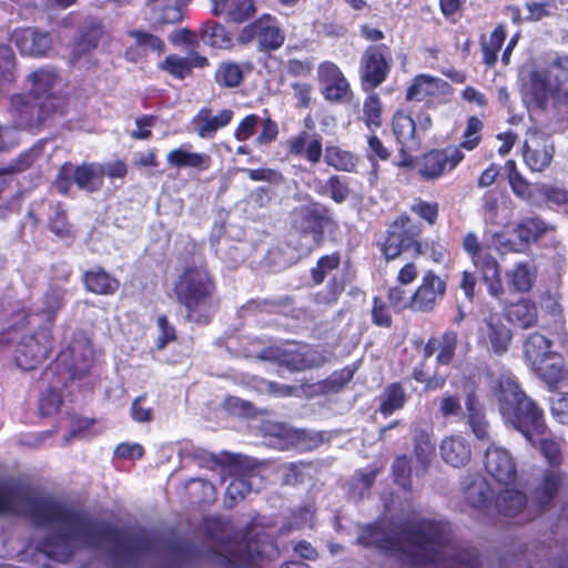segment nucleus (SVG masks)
Listing matches in <instances>:
<instances>
[{
  "instance_id": "1",
  "label": "nucleus",
  "mask_w": 568,
  "mask_h": 568,
  "mask_svg": "<svg viewBox=\"0 0 568 568\" xmlns=\"http://www.w3.org/2000/svg\"><path fill=\"white\" fill-rule=\"evenodd\" d=\"M23 515L37 525L52 526L55 534L45 544L47 555L67 561L78 547H95L100 540L97 527L84 517L45 499L27 496L0 484V514Z\"/></svg>"
},
{
  "instance_id": "2",
  "label": "nucleus",
  "mask_w": 568,
  "mask_h": 568,
  "mask_svg": "<svg viewBox=\"0 0 568 568\" xmlns=\"http://www.w3.org/2000/svg\"><path fill=\"white\" fill-rule=\"evenodd\" d=\"M447 534L446 524L422 520L396 539L379 526H367L357 542L398 554L417 568H477L476 555L471 551L456 555L447 545Z\"/></svg>"
},
{
  "instance_id": "3",
  "label": "nucleus",
  "mask_w": 568,
  "mask_h": 568,
  "mask_svg": "<svg viewBox=\"0 0 568 568\" xmlns=\"http://www.w3.org/2000/svg\"><path fill=\"white\" fill-rule=\"evenodd\" d=\"M499 410L506 424L520 432L532 445L537 443L548 462L560 463V449L556 442L536 438L544 435L545 423L542 412L518 387L509 376L499 381Z\"/></svg>"
},
{
  "instance_id": "4",
  "label": "nucleus",
  "mask_w": 568,
  "mask_h": 568,
  "mask_svg": "<svg viewBox=\"0 0 568 568\" xmlns=\"http://www.w3.org/2000/svg\"><path fill=\"white\" fill-rule=\"evenodd\" d=\"M214 283L203 267L186 268L175 284L179 301L186 308V316L191 322L205 324L215 312L212 295Z\"/></svg>"
},
{
  "instance_id": "5",
  "label": "nucleus",
  "mask_w": 568,
  "mask_h": 568,
  "mask_svg": "<svg viewBox=\"0 0 568 568\" xmlns=\"http://www.w3.org/2000/svg\"><path fill=\"white\" fill-rule=\"evenodd\" d=\"M484 464L486 471L497 483L506 486L496 498L498 513L508 517L516 516L525 507L526 496L520 490L509 487L517 476L514 458L507 449L491 445L486 450Z\"/></svg>"
},
{
  "instance_id": "6",
  "label": "nucleus",
  "mask_w": 568,
  "mask_h": 568,
  "mask_svg": "<svg viewBox=\"0 0 568 568\" xmlns=\"http://www.w3.org/2000/svg\"><path fill=\"white\" fill-rule=\"evenodd\" d=\"M30 94L34 102H30L24 95H13L11 108L17 116L16 124L20 128H33L41 119L45 108L44 100L55 99V90L60 84V78L54 68H41L28 75Z\"/></svg>"
},
{
  "instance_id": "7",
  "label": "nucleus",
  "mask_w": 568,
  "mask_h": 568,
  "mask_svg": "<svg viewBox=\"0 0 568 568\" xmlns=\"http://www.w3.org/2000/svg\"><path fill=\"white\" fill-rule=\"evenodd\" d=\"M524 354L530 368L548 385L552 386L564 378V358L552 351L551 341L545 335L529 334L524 342Z\"/></svg>"
},
{
  "instance_id": "8",
  "label": "nucleus",
  "mask_w": 568,
  "mask_h": 568,
  "mask_svg": "<svg viewBox=\"0 0 568 568\" xmlns=\"http://www.w3.org/2000/svg\"><path fill=\"white\" fill-rule=\"evenodd\" d=\"M432 434V426L424 420L413 425L414 466L409 465L405 455L397 457L393 464L394 478L402 487H408L412 473L418 476L428 469L435 453Z\"/></svg>"
},
{
  "instance_id": "9",
  "label": "nucleus",
  "mask_w": 568,
  "mask_h": 568,
  "mask_svg": "<svg viewBox=\"0 0 568 568\" xmlns=\"http://www.w3.org/2000/svg\"><path fill=\"white\" fill-rule=\"evenodd\" d=\"M462 246L468 254L471 263L480 272L483 283L488 293L500 300L505 294V287L501 281L500 265L490 253L488 245H484L479 236L470 231L463 236Z\"/></svg>"
},
{
  "instance_id": "10",
  "label": "nucleus",
  "mask_w": 568,
  "mask_h": 568,
  "mask_svg": "<svg viewBox=\"0 0 568 568\" xmlns=\"http://www.w3.org/2000/svg\"><path fill=\"white\" fill-rule=\"evenodd\" d=\"M420 231V227L414 224L410 217L406 215L399 216L389 226L387 237L382 246L385 257L394 260L408 250L419 253L422 245L417 237Z\"/></svg>"
},
{
  "instance_id": "11",
  "label": "nucleus",
  "mask_w": 568,
  "mask_h": 568,
  "mask_svg": "<svg viewBox=\"0 0 568 568\" xmlns=\"http://www.w3.org/2000/svg\"><path fill=\"white\" fill-rule=\"evenodd\" d=\"M71 181L85 192L92 193L101 189L103 184V171L101 163H84L79 166L65 164L55 181V187L62 194L70 190Z\"/></svg>"
},
{
  "instance_id": "12",
  "label": "nucleus",
  "mask_w": 568,
  "mask_h": 568,
  "mask_svg": "<svg viewBox=\"0 0 568 568\" xmlns=\"http://www.w3.org/2000/svg\"><path fill=\"white\" fill-rule=\"evenodd\" d=\"M51 349V331L49 327L41 328L19 342L16 348V363L24 371L34 369L47 359Z\"/></svg>"
},
{
  "instance_id": "13",
  "label": "nucleus",
  "mask_w": 568,
  "mask_h": 568,
  "mask_svg": "<svg viewBox=\"0 0 568 568\" xmlns=\"http://www.w3.org/2000/svg\"><path fill=\"white\" fill-rule=\"evenodd\" d=\"M258 358L264 361H274L284 365L287 369L297 372L315 366H320L324 358L315 351L308 347H288L282 348L278 346H272L265 348Z\"/></svg>"
},
{
  "instance_id": "14",
  "label": "nucleus",
  "mask_w": 568,
  "mask_h": 568,
  "mask_svg": "<svg viewBox=\"0 0 568 568\" xmlns=\"http://www.w3.org/2000/svg\"><path fill=\"white\" fill-rule=\"evenodd\" d=\"M239 39L243 43L256 39L258 47L267 51L280 48L284 42L285 36L275 18L270 14H263L246 26L241 31Z\"/></svg>"
},
{
  "instance_id": "15",
  "label": "nucleus",
  "mask_w": 568,
  "mask_h": 568,
  "mask_svg": "<svg viewBox=\"0 0 568 568\" xmlns=\"http://www.w3.org/2000/svg\"><path fill=\"white\" fill-rule=\"evenodd\" d=\"M390 57L386 48L369 47L361 60V79L364 90L381 85L389 71Z\"/></svg>"
},
{
  "instance_id": "16",
  "label": "nucleus",
  "mask_w": 568,
  "mask_h": 568,
  "mask_svg": "<svg viewBox=\"0 0 568 568\" xmlns=\"http://www.w3.org/2000/svg\"><path fill=\"white\" fill-rule=\"evenodd\" d=\"M464 159V153L455 146L434 150L418 162V173L426 180H436L454 170Z\"/></svg>"
},
{
  "instance_id": "17",
  "label": "nucleus",
  "mask_w": 568,
  "mask_h": 568,
  "mask_svg": "<svg viewBox=\"0 0 568 568\" xmlns=\"http://www.w3.org/2000/svg\"><path fill=\"white\" fill-rule=\"evenodd\" d=\"M453 88L446 81L427 74L417 75L407 90L406 98L409 101H424L435 105L447 101Z\"/></svg>"
},
{
  "instance_id": "18",
  "label": "nucleus",
  "mask_w": 568,
  "mask_h": 568,
  "mask_svg": "<svg viewBox=\"0 0 568 568\" xmlns=\"http://www.w3.org/2000/svg\"><path fill=\"white\" fill-rule=\"evenodd\" d=\"M317 80L324 98L328 101L341 102L351 94L348 81L333 62L325 61L318 65Z\"/></svg>"
},
{
  "instance_id": "19",
  "label": "nucleus",
  "mask_w": 568,
  "mask_h": 568,
  "mask_svg": "<svg viewBox=\"0 0 568 568\" xmlns=\"http://www.w3.org/2000/svg\"><path fill=\"white\" fill-rule=\"evenodd\" d=\"M445 292V281L433 271H427L413 294V310L418 312L432 311L443 300Z\"/></svg>"
},
{
  "instance_id": "20",
  "label": "nucleus",
  "mask_w": 568,
  "mask_h": 568,
  "mask_svg": "<svg viewBox=\"0 0 568 568\" xmlns=\"http://www.w3.org/2000/svg\"><path fill=\"white\" fill-rule=\"evenodd\" d=\"M92 354L89 339L80 335L59 354L57 361L59 365L71 372L73 376H80L88 371Z\"/></svg>"
},
{
  "instance_id": "21",
  "label": "nucleus",
  "mask_w": 568,
  "mask_h": 568,
  "mask_svg": "<svg viewBox=\"0 0 568 568\" xmlns=\"http://www.w3.org/2000/svg\"><path fill=\"white\" fill-rule=\"evenodd\" d=\"M293 223L303 233V239L306 241L302 247L303 251L310 252L318 246L322 235V220L313 206L295 209L293 212Z\"/></svg>"
},
{
  "instance_id": "22",
  "label": "nucleus",
  "mask_w": 568,
  "mask_h": 568,
  "mask_svg": "<svg viewBox=\"0 0 568 568\" xmlns=\"http://www.w3.org/2000/svg\"><path fill=\"white\" fill-rule=\"evenodd\" d=\"M552 155L554 146L548 139L535 132L528 134L523 156L531 171H542L551 162Z\"/></svg>"
},
{
  "instance_id": "23",
  "label": "nucleus",
  "mask_w": 568,
  "mask_h": 568,
  "mask_svg": "<svg viewBox=\"0 0 568 568\" xmlns=\"http://www.w3.org/2000/svg\"><path fill=\"white\" fill-rule=\"evenodd\" d=\"M12 40L22 54L30 57H43L52 47L48 32L31 28L14 31Z\"/></svg>"
},
{
  "instance_id": "24",
  "label": "nucleus",
  "mask_w": 568,
  "mask_h": 568,
  "mask_svg": "<svg viewBox=\"0 0 568 568\" xmlns=\"http://www.w3.org/2000/svg\"><path fill=\"white\" fill-rule=\"evenodd\" d=\"M465 418L473 435L480 442L491 438V429L486 418L484 407L474 392H468L465 398Z\"/></svg>"
},
{
  "instance_id": "25",
  "label": "nucleus",
  "mask_w": 568,
  "mask_h": 568,
  "mask_svg": "<svg viewBox=\"0 0 568 568\" xmlns=\"http://www.w3.org/2000/svg\"><path fill=\"white\" fill-rule=\"evenodd\" d=\"M554 78L550 77V69L532 71L523 84V94L526 100L544 106L549 98H552Z\"/></svg>"
},
{
  "instance_id": "26",
  "label": "nucleus",
  "mask_w": 568,
  "mask_h": 568,
  "mask_svg": "<svg viewBox=\"0 0 568 568\" xmlns=\"http://www.w3.org/2000/svg\"><path fill=\"white\" fill-rule=\"evenodd\" d=\"M128 36L133 40V43L125 51V58L130 62L140 61L149 52L161 54L164 50V42L152 33L142 30H130Z\"/></svg>"
},
{
  "instance_id": "27",
  "label": "nucleus",
  "mask_w": 568,
  "mask_h": 568,
  "mask_svg": "<svg viewBox=\"0 0 568 568\" xmlns=\"http://www.w3.org/2000/svg\"><path fill=\"white\" fill-rule=\"evenodd\" d=\"M214 16L235 23H243L252 18L256 8L253 0H210Z\"/></svg>"
},
{
  "instance_id": "28",
  "label": "nucleus",
  "mask_w": 568,
  "mask_h": 568,
  "mask_svg": "<svg viewBox=\"0 0 568 568\" xmlns=\"http://www.w3.org/2000/svg\"><path fill=\"white\" fill-rule=\"evenodd\" d=\"M288 153L295 156H304L310 163L317 164L323 155L322 136L306 131L287 141Z\"/></svg>"
},
{
  "instance_id": "29",
  "label": "nucleus",
  "mask_w": 568,
  "mask_h": 568,
  "mask_svg": "<svg viewBox=\"0 0 568 568\" xmlns=\"http://www.w3.org/2000/svg\"><path fill=\"white\" fill-rule=\"evenodd\" d=\"M233 118V111L222 110L217 114H213L209 108H202L194 116L192 123L194 131L202 139H211L217 130L226 126Z\"/></svg>"
},
{
  "instance_id": "30",
  "label": "nucleus",
  "mask_w": 568,
  "mask_h": 568,
  "mask_svg": "<svg viewBox=\"0 0 568 568\" xmlns=\"http://www.w3.org/2000/svg\"><path fill=\"white\" fill-rule=\"evenodd\" d=\"M166 162L175 169L205 171L211 166L212 159L206 153L193 152L190 144H182L166 154Z\"/></svg>"
},
{
  "instance_id": "31",
  "label": "nucleus",
  "mask_w": 568,
  "mask_h": 568,
  "mask_svg": "<svg viewBox=\"0 0 568 568\" xmlns=\"http://www.w3.org/2000/svg\"><path fill=\"white\" fill-rule=\"evenodd\" d=\"M481 337L493 352L503 354L508 349L511 333L498 316H489L481 327Z\"/></svg>"
},
{
  "instance_id": "32",
  "label": "nucleus",
  "mask_w": 568,
  "mask_h": 568,
  "mask_svg": "<svg viewBox=\"0 0 568 568\" xmlns=\"http://www.w3.org/2000/svg\"><path fill=\"white\" fill-rule=\"evenodd\" d=\"M443 460L453 467H460L470 459V446L466 438L460 435L445 437L439 446Z\"/></svg>"
},
{
  "instance_id": "33",
  "label": "nucleus",
  "mask_w": 568,
  "mask_h": 568,
  "mask_svg": "<svg viewBox=\"0 0 568 568\" xmlns=\"http://www.w3.org/2000/svg\"><path fill=\"white\" fill-rule=\"evenodd\" d=\"M207 59L199 53L192 52L189 57L182 58L176 54H170L160 63V69L170 73L176 79H184L190 74L193 67L203 68Z\"/></svg>"
},
{
  "instance_id": "34",
  "label": "nucleus",
  "mask_w": 568,
  "mask_h": 568,
  "mask_svg": "<svg viewBox=\"0 0 568 568\" xmlns=\"http://www.w3.org/2000/svg\"><path fill=\"white\" fill-rule=\"evenodd\" d=\"M466 501L474 508L485 509L489 506L491 490L487 480L480 475L468 477L464 483Z\"/></svg>"
},
{
  "instance_id": "35",
  "label": "nucleus",
  "mask_w": 568,
  "mask_h": 568,
  "mask_svg": "<svg viewBox=\"0 0 568 568\" xmlns=\"http://www.w3.org/2000/svg\"><path fill=\"white\" fill-rule=\"evenodd\" d=\"M536 274V267L531 263L518 262L506 272V277L510 287L517 292L525 293L531 290Z\"/></svg>"
},
{
  "instance_id": "36",
  "label": "nucleus",
  "mask_w": 568,
  "mask_h": 568,
  "mask_svg": "<svg viewBox=\"0 0 568 568\" xmlns=\"http://www.w3.org/2000/svg\"><path fill=\"white\" fill-rule=\"evenodd\" d=\"M83 280L89 291L101 295L114 294L120 286L119 281L102 268L87 272Z\"/></svg>"
},
{
  "instance_id": "37",
  "label": "nucleus",
  "mask_w": 568,
  "mask_h": 568,
  "mask_svg": "<svg viewBox=\"0 0 568 568\" xmlns=\"http://www.w3.org/2000/svg\"><path fill=\"white\" fill-rule=\"evenodd\" d=\"M393 132L397 141L405 148L417 145L416 123L403 111H398L393 116Z\"/></svg>"
},
{
  "instance_id": "38",
  "label": "nucleus",
  "mask_w": 568,
  "mask_h": 568,
  "mask_svg": "<svg viewBox=\"0 0 568 568\" xmlns=\"http://www.w3.org/2000/svg\"><path fill=\"white\" fill-rule=\"evenodd\" d=\"M552 229V225L539 217H527L517 224L515 233L520 242L529 243L537 241Z\"/></svg>"
},
{
  "instance_id": "39",
  "label": "nucleus",
  "mask_w": 568,
  "mask_h": 568,
  "mask_svg": "<svg viewBox=\"0 0 568 568\" xmlns=\"http://www.w3.org/2000/svg\"><path fill=\"white\" fill-rule=\"evenodd\" d=\"M324 160L327 165L337 171L345 172L354 171L358 161L355 154L335 145H327L325 148Z\"/></svg>"
},
{
  "instance_id": "40",
  "label": "nucleus",
  "mask_w": 568,
  "mask_h": 568,
  "mask_svg": "<svg viewBox=\"0 0 568 568\" xmlns=\"http://www.w3.org/2000/svg\"><path fill=\"white\" fill-rule=\"evenodd\" d=\"M201 39L205 44L216 49H227L232 45V38L224 26L215 21L203 24Z\"/></svg>"
},
{
  "instance_id": "41",
  "label": "nucleus",
  "mask_w": 568,
  "mask_h": 568,
  "mask_svg": "<svg viewBox=\"0 0 568 568\" xmlns=\"http://www.w3.org/2000/svg\"><path fill=\"white\" fill-rule=\"evenodd\" d=\"M507 316L518 326L527 328L537 322V308L530 301L521 300L509 306Z\"/></svg>"
},
{
  "instance_id": "42",
  "label": "nucleus",
  "mask_w": 568,
  "mask_h": 568,
  "mask_svg": "<svg viewBox=\"0 0 568 568\" xmlns=\"http://www.w3.org/2000/svg\"><path fill=\"white\" fill-rule=\"evenodd\" d=\"M182 19L181 6L174 0H156L152 7V20L158 24L176 23Z\"/></svg>"
},
{
  "instance_id": "43",
  "label": "nucleus",
  "mask_w": 568,
  "mask_h": 568,
  "mask_svg": "<svg viewBox=\"0 0 568 568\" xmlns=\"http://www.w3.org/2000/svg\"><path fill=\"white\" fill-rule=\"evenodd\" d=\"M406 394L399 384H392L385 388L381 396L379 409L384 415H390L403 408Z\"/></svg>"
},
{
  "instance_id": "44",
  "label": "nucleus",
  "mask_w": 568,
  "mask_h": 568,
  "mask_svg": "<svg viewBox=\"0 0 568 568\" xmlns=\"http://www.w3.org/2000/svg\"><path fill=\"white\" fill-rule=\"evenodd\" d=\"M64 293L61 290H50L42 298L38 316L48 323L50 326L54 322L55 314L63 306Z\"/></svg>"
},
{
  "instance_id": "45",
  "label": "nucleus",
  "mask_w": 568,
  "mask_h": 568,
  "mask_svg": "<svg viewBox=\"0 0 568 568\" xmlns=\"http://www.w3.org/2000/svg\"><path fill=\"white\" fill-rule=\"evenodd\" d=\"M555 9L554 4L550 2H527L524 6V10L526 12L524 19L528 21H538L544 17L551 14ZM513 20L515 22H519L523 20L520 17V10L513 8Z\"/></svg>"
},
{
  "instance_id": "46",
  "label": "nucleus",
  "mask_w": 568,
  "mask_h": 568,
  "mask_svg": "<svg viewBox=\"0 0 568 568\" xmlns=\"http://www.w3.org/2000/svg\"><path fill=\"white\" fill-rule=\"evenodd\" d=\"M438 341V353L436 356L437 363L448 365L455 355L458 336L454 331L445 332Z\"/></svg>"
},
{
  "instance_id": "47",
  "label": "nucleus",
  "mask_w": 568,
  "mask_h": 568,
  "mask_svg": "<svg viewBox=\"0 0 568 568\" xmlns=\"http://www.w3.org/2000/svg\"><path fill=\"white\" fill-rule=\"evenodd\" d=\"M506 39V31L503 26H498L487 42L483 43L484 61L487 64H494L497 60V53Z\"/></svg>"
},
{
  "instance_id": "48",
  "label": "nucleus",
  "mask_w": 568,
  "mask_h": 568,
  "mask_svg": "<svg viewBox=\"0 0 568 568\" xmlns=\"http://www.w3.org/2000/svg\"><path fill=\"white\" fill-rule=\"evenodd\" d=\"M215 78L220 84L233 88L241 83L243 73L235 63H222L216 70Z\"/></svg>"
},
{
  "instance_id": "49",
  "label": "nucleus",
  "mask_w": 568,
  "mask_h": 568,
  "mask_svg": "<svg viewBox=\"0 0 568 568\" xmlns=\"http://www.w3.org/2000/svg\"><path fill=\"white\" fill-rule=\"evenodd\" d=\"M550 77L554 78L552 98L558 101L568 100V70L560 65H552Z\"/></svg>"
},
{
  "instance_id": "50",
  "label": "nucleus",
  "mask_w": 568,
  "mask_h": 568,
  "mask_svg": "<svg viewBox=\"0 0 568 568\" xmlns=\"http://www.w3.org/2000/svg\"><path fill=\"white\" fill-rule=\"evenodd\" d=\"M49 227L52 233L61 239H72L74 236L72 226L67 221L65 212L60 205L54 207V214L50 217Z\"/></svg>"
},
{
  "instance_id": "51",
  "label": "nucleus",
  "mask_w": 568,
  "mask_h": 568,
  "mask_svg": "<svg viewBox=\"0 0 568 568\" xmlns=\"http://www.w3.org/2000/svg\"><path fill=\"white\" fill-rule=\"evenodd\" d=\"M256 476L234 478L226 488V496L234 503L243 499L252 490Z\"/></svg>"
},
{
  "instance_id": "52",
  "label": "nucleus",
  "mask_w": 568,
  "mask_h": 568,
  "mask_svg": "<svg viewBox=\"0 0 568 568\" xmlns=\"http://www.w3.org/2000/svg\"><path fill=\"white\" fill-rule=\"evenodd\" d=\"M339 256L337 254L323 256L316 267L312 270V278L315 283H322L324 278L337 270Z\"/></svg>"
},
{
  "instance_id": "53",
  "label": "nucleus",
  "mask_w": 568,
  "mask_h": 568,
  "mask_svg": "<svg viewBox=\"0 0 568 568\" xmlns=\"http://www.w3.org/2000/svg\"><path fill=\"white\" fill-rule=\"evenodd\" d=\"M382 104L377 94H371L364 102V116L367 126L381 125Z\"/></svg>"
},
{
  "instance_id": "54",
  "label": "nucleus",
  "mask_w": 568,
  "mask_h": 568,
  "mask_svg": "<svg viewBox=\"0 0 568 568\" xmlns=\"http://www.w3.org/2000/svg\"><path fill=\"white\" fill-rule=\"evenodd\" d=\"M61 403V394L54 388H49L40 397V413L44 416L53 415L59 410Z\"/></svg>"
},
{
  "instance_id": "55",
  "label": "nucleus",
  "mask_w": 568,
  "mask_h": 568,
  "mask_svg": "<svg viewBox=\"0 0 568 568\" xmlns=\"http://www.w3.org/2000/svg\"><path fill=\"white\" fill-rule=\"evenodd\" d=\"M483 129V122L476 118L470 116L467 121L466 130L464 132V142L462 148L470 151L474 150L480 141V131Z\"/></svg>"
},
{
  "instance_id": "56",
  "label": "nucleus",
  "mask_w": 568,
  "mask_h": 568,
  "mask_svg": "<svg viewBox=\"0 0 568 568\" xmlns=\"http://www.w3.org/2000/svg\"><path fill=\"white\" fill-rule=\"evenodd\" d=\"M552 416L560 424H568V393H556L550 399Z\"/></svg>"
},
{
  "instance_id": "57",
  "label": "nucleus",
  "mask_w": 568,
  "mask_h": 568,
  "mask_svg": "<svg viewBox=\"0 0 568 568\" xmlns=\"http://www.w3.org/2000/svg\"><path fill=\"white\" fill-rule=\"evenodd\" d=\"M412 211L419 217L425 220L428 224L433 225L436 223L438 217V204L435 202H426L423 200H416L412 204Z\"/></svg>"
},
{
  "instance_id": "58",
  "label": "nucleus",
  "mask_w": 568,
  "mask_h": 568,
  "mask_svg": "<svg viewBox=\"0 0 568 568\" xmlns=\"http://www.w3.org/2000/svg\"><path fill=\"white\" fill-rule=\"evenodd\" d=\"M439 413L446 419L458 416L462 413L459 396L445 393L439 399Z\"/></svg>"
},
{
  "instance_id": "59",
  "label": "nucleus",
  "mask_w": 568,
  "mask_h": 568,
  "mask_svg": "<svg viewBox=\"0 0 568 568\" xmlns=\"http://www.w3.org/2000/svg\"><path fill=\"white\" fill-rule=\"evenodd\" d=\"M14 70V55L12 50L4 44L0 45V81H11Z\"/></svg>"
},
{
  "instance_id": "60",
  "label": "nucleus",
  "mask_w": 568,
  "mask_h": 568,
  "mask_svg": "<svg viewBox=\"0 0 568 568\" xmlns=\"http://www.w3.org/2000/svg\"><path fill=\"white\" fill-rule=\"evenodd\" d=\"M344 291V283L337 280L336 276L327 284L325 290L317 294V302L322 304H333L338 300V296Z\"/></svg>"
},
{
  "instance_id": "61",
  "label": "nucleus",
  "mask_w": 568,
  "mask_h": 568,
  "mask_svg": "<svg viewBox=\"0 0 568 568\" xmlns=\"http://www.w3.org/2000/svg\"><path fill=\"white\" fill-rule=\"evenodd\" d=\"M367 150L366 155L371 162H374L376 159L386 161L388 160L390 153L387 148L384 146L383 142L376 135L372 134L367 138Z\"/></svg>"
},
{
  "instance_id": "62",
  "label": "nucleus",
  "mask_w": 568,
  "mask_h": 568,
  "mask_svg": "<svg viewBox=\"0 0 568 568\" xmlns=\"http://www.w3.org/2000/svg\"><path fill=\"white\" fill-rule=\"evenodd\" d=\"M388 300L396 311H402L408 307L413 310V295L407 296L406 291L398 286L389 288Z\"/></svg>"
},
{
  "instance_id": "63",
  "label": "nucleus",
  "mask_w": 568,
  "mask_h": 568,
  "mask_svg": "<svg viewBox=\"0 0 568 568\" xmlns=\"http://www.w3.org/2000/svg\"><path fill=\"white\" fill-rule=\"evenodd\" d=\"M258 116L255 114H250L245 116L242 122L237 125L234 136L237 141H245L250 139L258 124Z\"/></svg>"
},
{
  "instance_id": "64",
  "label": "nucleus",
  "mask_w": 568,
  "mask_h": 568,
  "mask_svg": "<svg viewBox=\"0 0 568 568\" xmlns=\"http://www.w3.org/2000/svg\"><path fill=\"white\" fill-rule=\"evenodd\" d=\"M326 190L329 196L336 202L342 203L348 196V187L342 182V180L334 175L331 176L326 183Z\"/></svg>"
}]
</instances>
